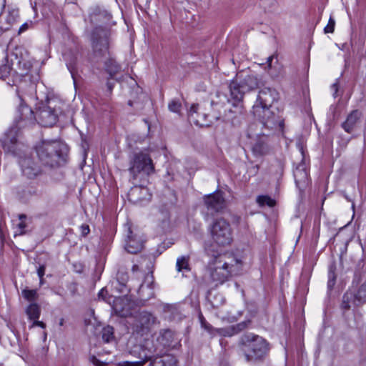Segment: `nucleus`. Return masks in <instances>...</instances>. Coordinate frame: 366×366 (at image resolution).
<instances>
[{"label":"nucleus","instance_id":"nucleus-19","mask_svg":"<svg viewBox=\"0 0 366 366\" xmlns=\"http://www.w3.org/2000/svg\"><path fill=\"white\" fill-rule=\"evenodd\" d=\"M154 277L152 274H147L144 277V282L139 286L138 292L141 298L144 300H149L154 297Z\"/></svg>","mask_w":366,"mask_h":366},{"label":"nucleus","instance_id":"nucleus-57","mask_svg":"<svg viewBox=\"0 0 366 366\" xmlns=\"http://www.w3.org/2000/svg\"><path fill=\"white\" fill-rule=\"evenodd\" d=\"M104 289H102V290L99 292V297H100V296H102V295H103V294H104Z\"/></svg>","mask_w":366,"mask_h":366},{"label":"nucleus","instance_id":"nucleus-54","mask_svg":"<svg viewBox=\"0 0 366 366\" xmlns=\"http://www.w3.org/2000/svg\"><path fill=\"white\" fill-rule=\"evenodd\" d=\"M67 67H68L69 70L70 71V72L72 74L73 69H74V66L71 64H68Z\"/></svg>","mask_w":366,"mask_h":366},{"label":"nucleus","instance_id":"nucleus-20","mask_svg":"<svg viewBox=\"0 0 366 366\" xmlns=\"http://www.w3.org/2000/svg\"><path fill=\"white\" fill-rule=\"evenodd\" d=\"M269 150L267 145V135L257 136L252 145V151L254 156L262 157L265 155Z\"/></svg>","mask_w":366,"mask_h":366},{"label":"nucleus","instance_id":"nucleus-40","mask_svg":"<svg viewBox=\"0 0 366 366\" xmlns=\"http://www.w3.org/2000/svg\"><path fill=\"white\" fill-rule=\"evenodd\" d=\"M335 281H336V274H335L334 270H332V267H330L329 273H328V282H327V287L330 290H331L334 287V285L335 284Z\"/></svg>","mask_w":366,"mask_h":366},{"label":"nucleus","instance_id":"nucleus-56","mask_svg":"<svg viewBox=\"0 0 366 366\" xmlns=\"http://www.w3.org/2000/svg\"><path fill=\"white\" fill-rule=\"evenodd\" d=\"M19 218H20L21 220H22L23 219H26V215L25 214H21L19 216Z\"/></svg>","mask_w":366,"mask_h":366},{"label":"nucleus","instance_id":"nucleus-60","mask_svg":"<svg viewBox=\"0 0 366 366\" xmlns=\"http://www.w3.org/2000/svg\"><path fill=\"white\" fill-rule=\"evenodd\" d=\"M119 275H120V273L119 272V273H118V277H117V279H118V280L120 278V276H119Z\"/></svg>","mask_w":366,"mask_h":366},{"label":"nucleus","instance_id":"nucleus-23","mask_svg":"<svg viewBox=\"0 0 366 366\" xmlns=\"http://www.w3.org/2000/svg\"><path fill=\"white\" fill-rule=\"evenodd\" d=\"M149 362V366H174L177 361L173 356H159L156 353Z\"/></svg>","mask_w":366,"mask_h":366},{"label":"nucleus","instance_id":"nucleus-22","mask_svg":"<svg viewBox=\"0 0 366 366\" xmlns=\"http://www.w3.org/2000/svg\"><path fill=\"white\" fill-rule=\"evenodd\" d=\"M362 116L361 112L357 110L352 111L347 117L346 120L342 124V129L347 133H351L359 122Z\"/></svg>","mask_w":366,"mask_h":366},{"label":"nucleus","instance_id":"nucleus-52","mask_svg":"<svg viewBox=\"0 0 366 366\" xmlns=\"http://www.w3.org/2000/svg\"><path fill=\"white\" fill-rule=\"evenodd\" d=\"M5 6H6V0H0V16L3 13Z\"/></svg>","mask_w":366,"mask_h":366},{"label":"nucleus","instance_id":"nucleus-31","mask_svg":"<svg viewBox=\"0 0 366 366\" xmlns=\"http://www.w3.org/2000/svg\"><path fill=\"white\" fill-rule=\"evenodd\" d=\"M257 202L261 207L264 206V205H267L269 207H273L275 204V201L267 195L258 196L257 198Z\"/></svg>","mask_w":366,"mask_h":366},{"label":"nucleus","instance_id":"nucleus-45","mask_svg":"<svg viewBox=\"0 0 366 366\" xmlns=\"http://www.w3.org/2000/svg\"><path fill=\"white\" fill-rule=\"evenodd\" d=\"M32 25V21H30L29 22H25L24 24H23L19 29V34L26 31L27 29H29V28Z\"/></svg>","mask_w":366,"mask_h":366},{"label":"nucleus","instance_id":"nucleus-5","mask_svg":"<svg viewBox=\"0 0 366 366\" xmlns=\"http://www.w3.org/2000/svg\"><path fill=\"white\" fill-rule=\"evenodd\" d=\"M239 346L248 362L262 360L269 350L267 340L252 332L244 333L240 337Z\"/></svg>","mask_w":366,"mask_h":366},{"label":"nucleus","instance_id":"nucleus-59","mask_svg":"<svg viewBox=\"0 0 366 366\" xmlns=\"http://www.w3.org/2000/svg\"><path fill=\"white\" fill-rule=\"evenodd\" d=\"M39 280H40V285H43V283H44V279H43V280L39 279Z\"/></svg>","mask_w":366,"mask_h":366},{"label":"nucleus","instance_id":"nucleus-26","mask_svg":"<svg viewBox=\"0 0 366 366\" xmlns=\"http://www.w3.org/2000/svg\"><path fill=\"white\" fill-rule=\"evenodd\" d=\"M207 299L213 308H218L225 302V299L221 294L214 293L212 291L208 292Z\"/></svg>","mask_w":366,"mask_h":366},{"label":"nucleus","instance_id":"nucleus-53","mask_svg":"<svg viewBox=\"0 0 366 366\" xmlns=\"http://www.w3.org/2000/svg\"><path fill=\"white\" fill-rule=\"evenodd\" d=\"M273 59H274V56H270L267 58V64H268V67L269 69L272 68V62L273 61Z\"/></svg>","mask_w":366,"mask_h":366},{"label":"nucleus","instance_id":"nucleus-12","mask_svg":"<svg viewBox=\"0 0 366 366\" xmlns=\"http://www.w3.org/2000/svg\"><path fill=\"white\" fill-rule=\"evenodd\" d=\"M220 119L215 113L209 114L199 108V104H193L189 112V121L199 127H209L213 122Z\"/></svg>","mask_w":366,"mask_h":366},{"label":"nucleus","instance_id":"nucleus-55","mask_svg":"<svg viewBox=\"0 0 366 366\" xmlns=\"http://www.w3.org/2000/svg\"><path fill=\"white\" fill-rule=\"evenodd\" d=\"M138 269H139V266L138 265H137V264L133 265V267H132V272H134L137 271Z\"/></svg>","mask_w":366,"mask_h":366},{"label":"nucleus","instance_id":"nucleus-50","mask_svg":"<svg viewBox=\"0 0 366 366\" xmlns=\"http://www.w3.org/2000/svg\"><path fill=\"white\" fill-rule=\"evenodd\" d=\"M110 78L107 80V87L109 93H112L113 88H114V84L109 81Z\"/></svg>","mask_w":366,"mask_h":366},{"label":"nucleus","instance_id":"nucleus-39","mask_svg":"<svg viewBox=\"0 0 366 366\" xmlns=\"http://www.w3.org/2000/svg\"><path fill=\"white\" fill-rule=\"evenodd\" d=\"M199 322L201 323V326L207 331H208L209 332L212 333L214 330H215L212 326L209 324L206 320L204 319V317H203V315L202 314H200L199 315Z\"/></svg>","mask_w":366,"mask_h":366},{"label":"nucleus","instance_id":"nucleus-6","mask_svg":"<svg viewBox=\"0 0 366 366\" xmlns=\"http://www.w3.org/2000/svg\"><path fill=\"white\" fill-rule=\"evenodd\" d=\"M128 171L133 180L137 179L140 173L149 175L154 172L152 159L147 153L139 152L134 153L129 159Z\"/></svg>","mask_w":366,"mask_h":366},{"label":"nucleus","instance_id":"nucleus-9","mask_svg":"<svg viewBox=\"0 0 366 366\" xmlns=\"http://www.w3.org/2000/svg\"><path fill=\"white\" fill-rule=\"evenodd\" d=\"M20 129L12 126L5 133L1 139L3 149L6 152L14 156H21L26 149V146L19 139Z\"/></svg>","mask_w":366,"mask_h":366},{"label":"nucleus","instance_id":"nucleus-34","mask_svg":"<svg viewBox=\"0 0 366 366\" xmlns=\"http://www.w3.org/2000/svg\"><path fill=\"white\" fill-rule=\"evenodd\" d=\"M174 333L170 330H166L161 334L162 342L164 345L169 346L173 338Z\"/></svg>","mask_w":366,"mask_h":366},{"label":"nucleus","instance_id":"nucleus-33","mask_svg":"<svg viewBox=\"0 0 366 366\" xmlns=\"http://www.w3.org/2000/svg\"><path fill=\"white\" fill-rule=\"evenodd\" d=\"M102 339L105 342H110L114 338V329L111 326H107L102 330Z\"/></svg>","mask_w":366,"mask_h":366},{"label":"nucleus","instance_id":"nucleus-49","mask_svg":"<svg viewBox=\"0 0 366 366\" xmlns=\"http://www.w3.org/2000/svg\"><path fill=\"white\" fill-rule=\"evenodd\" d=\"M26 226V224L23 221H21V222L19 223L18 227L20 229L21 234H23L25 233L24 229H25Z\"/></svg>","mask_w":366,"mask_h":366},{"label":"nucleus","instance_id":"nucleus-61","mask_svg":"<svg viewBox=\"0 0 366 366\" xmlns=\"http://www.w3.org/2000/svg\"><path fill=\"white\" fill-rule=\"evenodd\" d=\"M122 287H125V284L124 283H122Z\"/></svg>","mask_w":366,"mask_h":366},{"label":"nucleus","instance_id":"nucleus-15","mask_svg":"<svg viewBox=\"0 0 366 366\" xmlns=\"http://www.w3.org/2000/svg\"><path fill=\"white\" fill-rule=\"evenodd\" d=\"M204 202L207 211L212 214L222 212L226 207V200L223 192L217 191L204 197Z\"/></svg>","mask_w":366,"mask_h":366},{"label":"nucleus","instance_id":"nucleus-51","mask_svg":"<svg viewBox=\"0 0 366 366\" xmlns=\"http://www.w3.org/2000/svg\"><path fill=\"white\" fill-rule=\"evenodd\" d=\"M332 89L334 91L333 96L336 97L337 96V92H338V84L335 83L332 85Z\"/></svg>","mask_w":366,"mask_h":366},{"label":"nucleus","instance_id":"nucleus-13","mask_svg":"<svg viewBox=\"0 0 366 366\" xmlns=\"http://www.w3.org/2000/svg\"><path fill=\"white\" fill-rule=\"evenodd\" d=\"M36 120V116L32 109L26 104H21L17 110L13 126L21 129L34 125Z\"/></svg>","mask_w":366,"mask_h":366},{"label":"nucleus","instance_id":"nucleus-42","mask_svg":"<svg viewBox=\"0 0 366 366\" xmlns=\"http://www.w3.org/2000/svg\"><path fill=\"white\" fill-rule=\"evenodd\" d=\"M335 20L330 16L327 26L324 29L325 34L333 33L335 30Z\"/></svg>","mask_w":366,"mask_h":366},{"label":"nucleus","instance_id":"nucleus-24","mask_svg":"<svg viewBox=\"0 0 366 366\" xmlns=\"http://www.w3.org/2000/svg\"><path fill=\"white\" fill-rule=\"evenodd\" d=\"M147 191L146 188L135 185L129 189L128 199L130 202L139 203L145 198Z\"/></svg>","mask_w":366,"mask_h":366},{"label":"nucleus","instance_id":"nucleus-44","mask_svg":"<svg viewBox=\"0 0 366 366\" xmlns=\"http://www.w3.org/2000/svg\"><path fill=\"white\" fill-rule=\"evenodd\" d=\"M349 299H350V297H349V295L348 294H345L343 296V300H342V307L345 310H348L350 307V302H349Z\"/></svg>","mask_w":366,"mask_h":366},{"label":"nucleus","instance_id":"nucleus-21","mask_svg":"<svg viewBox=\"0 0 366 366\" xmlns=\"http://www.w3.org/2000/svg\"><path fill=\"white\" fill-rule=\"evenodd\" d=\"M293 174L297 187L300 189L304 188L309 181L305 164H299L295 169Z\"/></svg>","mask_w":366,"mask_h":366},{"label":"nucleus","instance_id":"nucleus-28","mask_svg":"<svg viewBox=\"0 0 366 366\" xmlns=\"http://www.w3.org/2000/svg\"><path fill=\"white\" fill-rule=\"evenodd\" d=\"M189 256H182L177 258L176 267L178 272H184V271H190L189 267Z\"/></svg>","mask_w":366,"mask_h":366},{"label":"nucleus","instance_id":"nucleus-25","mask_svg":"<svg viewBox=\"0 0 366 366\" xmlns=\"http://www.w3.org/2000/svg\"><path fill=\"white\" fill-rule=\"evenodd\" d=\"M230 95L236 102L242 100L243 97L247 92L242 89V85L237 79L233 80L229 84Z\"/></svg>","mask_w":366,"mask_h":366},{"label":"nucleus","instance_id":"nucleus-58","mask_svg":"<svg viewBox=\"0 0 366 366\" xmlns=\"http://www.w3.org/2000/svg\"><path fill=\"white\" fill-rule=\"evenodd\" d=\"M121 278H122V280L123 281H126V280H127V277H121Z\"/></svg>","mask_w":366,"mask_h":366},{"label":"nucleus","instance_id":"nucleus-14","mask_svg":"<svg viewBox=\"0 0 366 366\" xmlns=\"http://www.w3.org/2000/svg\"><path fill=\"white\" fill-rule=\"evenodd\" d=\"M19 164L23 175L29 179H34L44 172V167L41 164H39L32 157L21 158Z\"/></svg>","mask_w":366,"mask_h":366},{"label":"nucleus","instance_id":"nucleus-43","mask_svg":"<svg viewBox=\"0 0 366 366\" xmlns=\"http://www.w3.org/2000/svg\"><path fill=\"white\" fill-rule=\"evenodd\" d=\"M229 114H226L224 121L232 122L233 123V120L237 117V114H239L240 112H233L231 109L228 110Z\"/></svg>","mask_w":366,"mask_h":366},{"label":"nucleus","instance_id":"nucleus-4","mask_svg":"<svg viewBox=\"0 0 366 366\" xmlns=\"http://www.w3.org/2000/svg\"><path fill=\"white\" fill-rule=\"evenodd\" d=\"M38 160L44 167L54 168L66 162L68 148L56 140H44L36 147Z\"/></svg>","mask_w":366,"mask_h":366},{"label":"nucleus","instance_id":"nucleus-29","mask_svg":"<svg viewBox=\"0 0 366 366\" xmlns=\"http://www.w3.org/2000/svg\"><path fill=\"white\" fill-rule=\"evenodd\" d=\"M354 301L356 305L366 302V282L359 288L357 294L355 295Z\"/></svg>","mask_w":366,"mask_h":366},{"label":"nucleus","instance_id":"nucleus-36","mask_svg":"<svg viewBox=\"0 0 366 366\" xmlns=\"http://www.w3.org/2000/svg\"><path fill=\"white\" fill-rule=\"evenodd\" d=\"M164 311L165 313H170L171 315L169 317L170 319H174L176 316L179 315L177 307L173 305H167L164 307Z\"/></svg>","mask_w":366,"mask_h":366},{"label":"nucleus","instance_id":"nucleus-41","mask_svg":"<svg viewBox=\"0 0 366 366\" xmlns=\"http://www.w3.org/2000/svg\"><path fill=\"white\" fill-rule=\"evenodd\" d=\"M19 16L18 9H11L9 11V16L7 17V22L9 24H13L16 21V19Z\"/></svg>","mask_w":366,"mask_h":366},{"label":"nucleus","instance_id":"nucleus-27","mask_svg":"<svg viewBox=\"0 0 366 366\" xmlns=\"http://www.w3.org/2000/svg\"><path fill=\"white\" fill-rule=\"evenodd\" d=\"M26 313L28 315L29 319L31 320H35L39 319L41 314V310L36 303H31L26 308Z\"/></svg>","mask_w":366,"mask_h":366},{"label":"nucleus","instance_id":"nucleus-7","mask_svg":"<svg viewBox=\"0 0 366 366\" xmlns=\"http://www.w3.org/2000/svg\"><path fill=\"white\" fill-rule=\"evenodd\" d=\"M213 242L219 246H227L232 242V230L229 223L223 218L215 219L209 227Z\"/></svg>","mask_w":366,"mask_h":366},{"label":"nucleus","instance_id":"nucleus-3","mask_svg":"<svg viewBox=\"0 0 366 366\" xmlns=\"http://www.w3.org/2000/svg\"><path fill=\"white\" fill-rule=\"evenodd\" d=\"M210 282L214 286L222 285L240 270V262L229 254L214 257L209 265Z\"/></svg>","mask_w":366,"mask_h":366},{"label":"nucleus","instance_id":"nucleus-62","mask_svg":"<svg viewBox=\"0 0 366 366\" xmlns=\"http://www.w3.org/2000/svg\"><path fill=\"white\" fill-rule=\"evenodd\" d=\"M129 104L132 105V102L131 101L129 102Z\"/></svg>","mask_w":366,"mask_h":366},{"label":"nucleus","instance_id":"nucleus-16","mask_svg":"<svg viewBox=\"0 0 366 366\" xmlns=\"http://www.w3.org/2000/svg\"><path fill=\"white\" fill-rule=\"evenodd\" d=\"M278 98L279 94L274 89L264 87L259 91L254 105L272 107V104L277 101Z\"/></svg>","mask_w":366,"mask_h":366},{"label":"nucleus","instance_id":"nucleus-8","mask_svg":"<svg viewBox=\"0 0 366 366\" xmlns=\"http://www.w3.org/2000/svg\"><path fill=\"white\" fill-rule=\"evenodd\" d=\"M129 352L139 360L123 361L119 363V366H144L154 356L157 351L152 342L147 340L143 345H135Z\"/></svg>","mask_w":366,"mask_h":366},{"label":"nucleus","instance_id":"nucleus-2","mask_svg":"<svg viewBox=\"0 0 366 366\" xmlns=\"http://www.w3.org/2000/svg\"><path fill=\"white\" fill-rule=\"evenodd\" d=\"M127 298H117L114 302V310L121 317H129L132 322H128L132 331L143 336L149 334L154 327L158 324L157 318L151 312L142 310L131 313Z\"/></svg>","mask_w":366,"mask_h":366},{"label":"nucleus","instance_id":"nucleus-11","mask_svg":"<svg viewBox=\"0 0 366 366\" xmlns=\"http://www.w3.org/2000/svg\"><path fill=\"white\" fill-rule=\"evenodd\" d=\"M59 109L55 101H49L47 104L39 107L36 112V122L43 127H52L57 121Z\"/></svg>","mask_w":366,"mask_h":366},{"label":"nucleus","instance_id":"nucleus-38","mask_svg":"<svg viewBox=\"0 0 366 366\" xmlns=\"http://www.w3.org/2000/svg\"><path fill=\"white\" fill-rule=\"evenodd\" d=\"M250 324H251L250 320H245V321H242V322H241L235 325H232V326L234 329L236 334H237V333L242 332V330H245L246 328H247Z\"/></svg>","mask_w":366,"mask_h":366},{"label":"nucleus","instance_id":"nucleus-17","mask_svg":"<svg viewBox=\"0 0 366 366\" xmlns=\"http://www.w3.org/2000/svg\"><path fill=\"white\" fill-rule=\"evenodd\" d=\"M144 247V240L137 234H134L130 228H128V235L126 239L125 249L131 254H137Z\"/></svg>","mask_w":366,"mask_h":366},{"label":"nucleus","instance_id":"nucleus-37","mask_svg":"<svg viewBox=\"0 0 366 366\" xmlns=\"http://www.w3.org/2000/svg\"><path fill=\"white\" fill-rule=\"evenodd\" d=\"M215 331L220 335H222L224 337H231L236 334L233 326H231V327H229L227 328L217 329V330H215Z\"/></svg>","mask_w":366,"mask_h":366},{"label":"nucleus","instance_id":"nucleus-10","mask_svg":"<svg viewBox=\"0 0 366 366\" xmlns=\"http://www.w3.org/2000/svg\"><path fill=\"white\" fill-rule=\"evenodd\" d=\"M272 107H262L259 105L253 106V114L260 121L264 128L274 129L279 127L282 129L283 120L270 109Z\"/></svg>","mask_w":366,"mask_h":366},{"label":"nucleus","instance_id":"nucleus-18","mask_svg":"<svg viewBox=\"0 0 366 366\" xmlns=\"http://www.w3.org/2000/svg\"><path fill=\"white\" fill-rule=\"evenodd\" d=\"M236 79L242 85L243 89L247 92L252 91L258 87L259 79L257 76L253 74H244L239 73L237 75Z\"/></svg>","mask_w":366,"mask_h":366},{"label":"nucleus","instance_id":"nucleus-46","mask_svg":"<svg viewBox=\"0 0 366 366\" xmlns=\"http://www.w3.org/2000/svg\"><path fill=\"white\" fill-rule=\"evenodd\" d=\"M80 230L83 237H86L90 232L89 226L86 224H84L80 227Z\"/></svg>","mask_w":366,"mask_h":366},{"label":"nucleus","instance_id":"nucleus-48","mask_svg":"<svg viewBox=\"0 0 366 366\" xmlns=\"http://www.w3.org/2000/svg\"><path fill=\"white\" fill-rule=\"evenodd\" d=\"M34 326H38V327H41L42 328H45L46 325L41 321H38L37 320H34V322L32 324V327H34Z\"/></svg>","mask_w":366,"mask_h":366},{"label":"nucleus","instance_id":"nucleus-35","mask_svg":"<svg viewBox=\"0 0 366 366\" xmlns=\"http://www.w3.org/2000/svg\"><path fill=\"white\" fill-rule=\"evenodd\" d=\"M168 108L170 112L179 114L182 109V104L179 100L174 99L169 103Z\"/></svg>","mask_w":366,"mask_h":366},{"label":"nucleus","instance_id":"nucleus-32","mask_svg":"<svg viewBox=\"0 0 366 366\" xmlns=\"http://www.w3.org/2000/svg\"><path fill=\"white\" fill-rule=\"evenodd\" d=\"M21 294L24 298L29 302L34 301L38 297L36 290L24 289L21 291Z\"/></svg>","mask_w":366,"mask_h":366},{"label":"nucleus","instance_id":"nucleus-30","mask_svg":"<svg viewBox=\"0 0 366 366\" xmlns=\"http://www.w3.org/2000/svg\"><path fill=\"white\" fill-rule=\"evenodd\" d=\"M91 23L95 24L101 21L102 18L106 17V12L101 11L99 8H94L90 14Z\"/></svg>","mask_w":366,"mask_h":366},{"label":"nucleus","instance_id":"nucleus-1","mask_svg":"<svg viewBox=\"0 0 366 366\" xmlns=\"http://www.w3.org/2000/svg\"><path fill=\"white\" fill-rule=\"evenodd\" d=\"M110 30L107 27L97 26L92 36L93 58L96 61H102L104 71L109 75L110 79L121 81L116 76L121 71L122 66L113 58L109 51Z\"/></svg>","mask_w":366,"mask_h":366},{"label":"nucleus","instance_id":"nucleus-47","mask_svg":"<svg viewBox=\"0 0 366 366\" xmlns=\"http://www.w3.org/2000/svg\"><path fill=\"white\" fill-rule=\"evenodd\" d=\"M45 269H46V267L44 264L40 265L39 267V268L37 269V274H38L39 279L43 280V277L45 274Z\"/></svg>","mask_w":366,"mask_h":366}]
</instances>
